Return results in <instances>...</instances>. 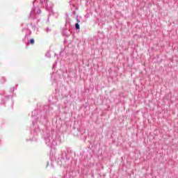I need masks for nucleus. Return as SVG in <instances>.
Returning a JSON list of instances; mask_svg holds the SVG:
<instances>
[{
  "label": "nucleus",
  "mask_w": 178,
  "mask_h": 178,
  "mask_svg": "<svg viewBox=\"0 0 178 178\" xmlns=\"http://www.w3.org/2000/svg\"><path fill=\"white\" fill-rule=\"evenodd\" d=\"M75 28L76 29V30H79L80 29V25L79 24H75Z\"/></svg>",
  "instance_id": "obj_1"
},
{
  "label": "nucleus",
  "mask_w": 178,
  "mask_h": 178,
  "mask_svg": "<svg viewBox=\"0 0 178 178\" xmlns=\"http://www.w3.org/2000/svg\"><path fill=\"white\" fill-rule=\"evenodd\" d=\"M30 42L31 44H34V39H31Z\"/></svg>",
  "instance_id": "obj_2"
},
{
  "label": "nucleus",
  "mask_w": 178,
  "mask_h": 178,
  "mask_svg": "<svg viewBox=\"0 0 178 178\" xmlns=\"http://www.w3.org/2000/svg\"><path fill=\"white\" fill-rule=\"evenodd\" d=\"M77 22H78V23H80V20L78 19V20H77Z\"/></svg>",
  "instance_id": "obj_3"
}]
</instances>
